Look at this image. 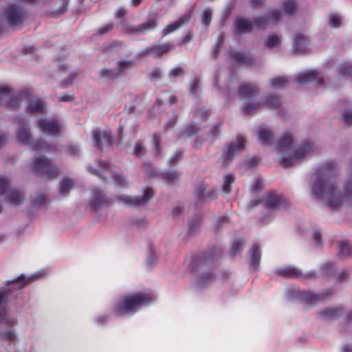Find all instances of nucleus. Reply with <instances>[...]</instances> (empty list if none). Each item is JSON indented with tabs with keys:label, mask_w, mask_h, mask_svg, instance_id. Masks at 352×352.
<instances>
[{
	"label": "nucleus",
	"mask_w": 352,
	"mask_h": 352,
	"mask_svg": "<svg viewBox=\"0 0 352 352\" xmlns=\"http://www.w3.org/2000/svg\"><path fill=\"white\" fill-rule=\"evenodd\" d=\"M338 170L336 162H325L316 169L309 182L312 197L331 208L352 203V177L345 182L344 193L341 194L333 180Z\"/></svg>",
	"instance_id": "1"
},
{
	"label": "nucleus",
	"mask_w": 352,
	"mask_h": 352,
	"mask_svg": "<svg viewBox=\"0 0 352 352\" xmlns=\"http://www.w3.org/2000/svg\"><path fill=\"white\" fill-rule=\"evenodd\" d=\"M294 142L292 133L290 131H286L275 144L280 162L285 168L298 164L304 157L311 155L316 151L314 144L309 143L294 148Z\"/></svg>",
	"instance_id": "2"
},
{
	"label": "nucleus",
	"mask_w": 352,
	"mask_h": 352,
	"mask_svg": "<svg viewBox=\"0 0 352 352\" xmlns=\"http://www.w3.org/2000/svg\"><path fill=\"white\" fill-rule=\"evenodd\" d=\"M298 8V3L296 0H283L280 4V10H273L266 16H259L256 19V23L259 28H267L278 23L283 14H294Z\"/></svg>",
	"instance_id": "3"
},
{
	"label": "nucleus",
	"mask_w": 352,
	"mask_h": 352,
	"mask_svg": "<svg viewBox=\"0 0 352 352\" xmlns=\"http://www.w3.org/2000/svg\"><path fill=\"white\" fill-rule=\"evenodd\" d=\"M16 138L19 143L27 145L33 151L50 152L56 150L55 146L45 144L41 141H36L32 137L30 124L28 122L19 121L16 131Z\"/></svg>",
	"instance_id": "4"
},
{
	"label": "nucleus",
	"mask_w": 352,
	"mask_h": 352,
	"mask_svg": "<svg viewBox=\"0 0 352 352\" xmlns=\"http://www.w3.org/2000/svg\"><path fill=\"white\" fill-rule=\"evenodd\" d=\"M29 168L37 175L46 179L57 177L60 173L59 168L49 162L44 155H36L28 162Z\"/></svg>",
	"instance_id": "5"
},
{
	"label": "nucleus",
	"mask_w": 352,
	"mask_h": 352,
	"mask_svg": "<svg viewBox=\"0 0 352 352\" xmlns=\"http://www.w3.org/2000/svg\"><path fill=\"white\" fill-rule=\"evenodd\" d=\"M23 101L27 103L26 108L30 112H40L45 107V102L41 98L36 97L29 98L27 94L23 93L15 96L9 102V106L12 109H17Z\"/></svg>",
	"instance_id": "6"
},
{
	"label": "nucleus",
	"mask_w": 352,
	"mask_h": 352,
	"mask_svg": "<svg viewBox=\"0 0 352 352\" xmlns=\"http://www.w3.org/2000/svg\"><path fill=\"white\" fill-rule=\"evenodd\" d=\"M245 142V139L241 136H239L233 142L226 146L221 157L218 161L219 166L225 167L228 166L233 157L244 150Z\"/></svg>",
	"instance_id": "7"
},
{
	"label": "nucleus",
	"mask_w": 352,
	"mask_h": 352,
	"mask_svg": "<svg viewBox=\"0 0 352 352\" xmlns=\"http://www.w3.org/2000/svg\"><path fill=\"white\" fill-rule=\"evenodd\" d=\"M36 126L44 133L50 135H57L61 133V125L54 118H47L43 116H38L36 122Z\"/></svg>",
	"instance_id": "8"
},
{
	"label": "nucleus",
	"mask_w": 352,
	"mask_h": 352,
	"mask_svg": "<svg viewBox=\"0 0 352 352\" xmlns=\"http://www.w3.org/2000/svg\"><path fill=\"white\" fill-rule=\"evenodd\" d=\"M153 195V189L146 188L144 189L143 194L141 196L123 195L120 197V200L128 206H140L148 203Z\"/></svg>",
	"instance_id": "9"
},
{
	"label": "nucleus",
	"mask_w": 352,
	"mask_h": 352,
	"mask_svg": "<svg viewBox=\"0 0 352 352\" xmlns=\"http://www.w3.org/2000/svg\"><path fill=\"white\" fill-rule=\"evenodd\" d=\"M93 144L96 147H103L111 144V134L107 131L94 130L92 131Z\"/></svg>",
	"instance_id": "10"
},
{
	"label": "nucleus",
	"mask_w": 352,
	"mask_h": 352,
	"mask_svg": "<svg viewBox=\"0 0 352 352\" xmlns=\"http://www.w3.org/2000/svg\"><path fill=\"white\" fill-rule=\"evenodd\" d=\"M22 18V14L19 9L14 5H10L6 8L3 13L4 20L11 25L19 23Z\"/></svg>",
	"instance_id": "11"
},
{
	"label": "nucleus",
	"mask_w": 352,
	"mask_h": 352,
	"mask_svg": "<svg viewBox=\"0 0 352 352\" xmlns=\"http://www.w3.org/2000/svg\"><path fill=\"white\" fill-rule=\"evenodd\" d=\"M157 26L155 20L152 19L136 25H127L125 30L129 33L139 34H145L150 30L155 29Z\"/></svg>",
	"instance_id": "12"
},
{
	"label": "nucleus",
	"mask_w": 352,
	"mask_h": 352,
	"mask_svg": "<svg viewBox=\"0 0 352 352\" xmlns=\"http://www.w3.org/2000/svg\"><path fill=\"white\" fill-rule=\"evenodd\" d=\"M257 95L249 98L244 107V111L248 114H253L265 108L263 98H258Z\"/></svg>",
	"instance_id": "13"
},
{
	"label": "nucleus",
	"mask_w": 352,
	"mask_h": 352,
	"mask_svg": "<svg viewBox=\"0 0 352 352\" xmlns=\"http://www.w3.org/2000/svg\"><path fill=\"white\" fill-rule=\"evenodd\" d=\"M309 38L300 33H297L294 36L293 50L297 54H301L305 52L309 45Z\"/></svg>",
	"instance_id": "14"
},
{
	"label": "nucleus",
	"mask_w": 352,
	"mask_h": 352,
	"mask_svg": "<svg viewBox=\"0 0 352 352\" xmlns=\"http://www.w3.org/2000/svg\"><path fill=\"white\" fill-rule=\"evenodd\" d=\"M257 138L259 142L264 145L272 144L274 140L272 131L267 126H261L258 129Z\"/></svg>",
	"instance_id": "15"
},
{
	"label": "nucleus",
	"mask_w": 352,
	"mask_h": 352,
	"mask_svg": "<svg viewBox=\"0 0 352 352\" xmlns=\"http://www.w3.org/2000/svg\"><path fill=\"white\" fill-rule=\"evenodd\" d=\"M258 17V16H256L254 19V23H252L250 21L243 19H238L235 22V31L236 34H241L250 32L252 29L253 25L259 28V27L256 23V19ZM264 28H260V29Z\"/></svg>",
	"instance_id": "16"
},
{
	"label": "nucleus",
	"mask_w": 352,
	"mask_h": 352,
	"mask_svg": "<svg viewBox=\"0 0 352 352\" xmlns=\"http://www.w3.org/2000/svg\"><path fill=\"white\" fill-rule=\"evenodd\" d=\"M286 204V201L280 195L270 194L264 201V205L268 209H275Z\"/></svg>",
	"instance_id": "17"
},
{
	"label": "nucleus",
	"mask_w": 352,
	"mask_h": 352,
	"mask_svg": "<svg viewBox=\"0 0 352 352\" xmlns=\"http://www.w3.org/2000/svg\"><path fill=\"white\" fill-rule=\"evenodd\" d=\"M190 19V14H186L183 17L179 19L177 21L172 23L168 25L162 31L163 35L166 36L177 29L184 24H186Z\"/></svg>",
	"instance_id": "18"
},
{
	"label": "nucleus",
	"mask_w": 352,
	"mask_h": 352,
	"mask_svg": "<svg viewBox=\"0 0 352 352\" xmlns=\"http://www.w3.org/2000/svg\"><path fill=\"white\" fill-rule=\"evenodd\" d=\"M74 186V181L69 177H65L60 182L59 192L63 197H66Z\"/></svg>",
	"instance_id": "19"
},
{
	"label": "nucleus",
	"mask_w": 352,
	"mask_h": 352,
	"mask_svg": "<svg viewBox=\"0 0 352 352\" xmlns=\"http://www.w3.org/2000/svg\"><path fill=\"white\" fill-rule=\"evenodd\" d=\"M318 74L315 70H309L299 73L296 76V81L300 84H305L314 80Z\"/></svg>",
	"instance_id": "20"
},
{
	"label": "nucleus",
	"mask_w": 352,
	"mask_h": 352,
	"mask_svg": "<svg viewBox=\"0 0 352 352\" xmlns=\"http://www.w3.org/2000/svg\"><path fill=\"white\" fill-rule=\"evenodd\" d=\"M7 200L12 205L19 206L25 201V197L21 191L12 190L7 196Z\"/></svg>",
	"instance_id": "21"
},
{
	"label": "nucleus",
	"mask_w": 352,
	"mask_h": 352,
	"mask_svg": "<svg viewBox=\"0 0 352 352\" xmlns=\"http://www.w3.org/2000/svg\"><path fill=\"white\" fill-rule=\"evenodd\" d=\"M282 43L281 36L272 34L268 36L265 41V46L270 49L278 48Z\"/></svg>",
	"instance_id": "22"
},
{
	"label": "nucleus",
	"mask_w": 352,
	"mask_h": 352,
	"mask_svg": "<svg viewBox=\"0 0 352 352\" xmlns=\"http://www.w3.org/2000/svg\"><path fill=\"white\" fill-rule=\"evenodd\" d=\"M32 204L35 208L41 206L46 201V196L42 192H35L31 195Z\"/></svg>",
	"instance_id": "23"
},
{
	"label": "nucleus",
	"mask_w": 352,
	"mask_h": 352,
	"mask_svg": "<svg viewBox=\"0 0 352 352\" xmlns=\"http://www.w3.org/2000/svg\"><path fill=\"white\" fill-rule=\"evenodd\" d=\"M234 182V177L232 174H228L223 177L222 190L226 194H229L232 190V185Z\"/></svg>",
	"instance_id": "24"
},
{
	"label": "nucleus",
	"mask_w": 352,
	"mask_h": 352,
	"mask_svg": "<svg viewBox=\"0 0 352 352\" xmlns=\"http://www.w3.org/2000/svg\"><path fill=\"white\" fill-rule=\"evenodd\" d=\"M239 91L242 95L249 96L250 98L257 95L258 93L257 89L249 83L241 84Z\"/></svg>",
	"instance_id": "25"
},
{
	"label": "nucleus",
	"mask_w": 352,
	"mask_h": 352,
	"mask_svg": "<svg viewBox=\"0 0 352 352\" xmlns=\"http://www.w3.org/2000/svg\"><path fill=\"white\" fill-rule=\"evenodd\" d=\"M263 99L265 108H276L280 104V100L273 95H267Z\"/></svg>",
	"instance_id": "26"
},
{
	"label": "nucleus",
	"mask_w": 352,
	"mask_h": 352,
	"mask_svg": "<svg viewBox=\"0 0 352 352\" xmlns=\"http://www.w3.org/2000/svg\"><path fill=\"white\" fill-rule=\"evenodd\" d=\"M105 201V198L100 190H94L92 193L91 205L98 208Z\"/></svg>",
	"instance_id": "27"
},
{
	"label": "nucleus",
	"mask_w": 352,
	"mask_h": 352,
	"mask_svg": "<svg viewBox=\"0 0 352 352\" xmlns=\"http://www.w3.org/2000/svg\"><path fill=\"white\" fill-rule=\"evenodd\" d=\"M174 47L173 45L169 43L163 44L161 45L154 46L152 47V52L155 54L162 55L166 52H168L173 50Z\"/></svg>",
	"instance_id": "28"
},
{
	"label": "nucleus",
	"mask_w": 352,
	"mask_h": 352,
	"mask_svg": "<svg viewBox=\"0 0 352 352\" xmlns=\"http://www.w3.org/2000/svg\"><path fill=\"white\" fill-rule=\"evenodd\" d=\"M200 220H197L196 222V225L192 222L190 223V228L188 230H184L181 233L180 240L182 241H187L190 239V236L194 233L195 230V228L199 225Z\"/></svg>",
	"instance_id": "29"
},
{
	"label": "nucleus",
	"mask_w": 352,
	"mask_h": 352,
	"mask_svg": "<svg viewBox=\"0 0 352 352\" xmlns=\"http://www.w3.org/2000/svg\"><path fill=\"white\" fill-rule=\"evenodd\" d=\"M269 83L272 89H277L283 87L286 85L287 81L285 78L278 76L271 79Z\"/></svg>",
	"instance_id": "30"
},
{
	"label": "nucleus",
	"mask_w": 352,
	"mask_h": 352,
	"mask_svg": "<svg viewBox=\"0 0 352 352\" xmlns=\"http://www.w3.org/2000/svg\"><path fill=\"white\" fill-rule=\"evenodd\" d=\"M342 23V18L336 14H331L328 17V24L331 28H339Z\"/></svg>",
	"instance_id": "31"
},
{
	"label": "nucleus",
	"mask_w": 352,
	"mask_h": 352,
	"mask_svg": "<svg viewBox=\"0 0 352 352\" xmlns=\"http://www.w3.org/2000/svg\"><path fill=\"white\" fill-rule=\"evenodd\" d=\"M13 92L11 89L6 87H0V102L2 100H8V102L13 99L14 96H12Z\"/></svg>",
	"instance_id": "32"
},
{
	"label": "nucleus",
	"mask_w": 352,
	"mask_h": 352,
	"mask_svg": "<svg viewBox=\"0 0 352 352\" xmlns=\"http://www.w3.org/2000/svg\"><path fill=\"white\" fill-rule=\"evenodd\" d=\"M10 187V181L8 178L4 176H0V197L5 195Z\"/></svg>",
	"instance_id": "33"
},
{
	"label": "nucleus",
	"mask_w": 352,
	"mask_h": 352,
	"mask_svg": "<svg viewBox=\"0 0 352 352\" xmlns=\"http://www.w3.org/2000/svg\"><path fill=\"white\" fill-rule=\"evenodd\" d=\"M212 11L210 9H206L203 11L201 15V23L206 26H208L210 23Z\"/></svg>",
	"instance_id": "34"
},
{
	"label": "nucleus",
	"mask_w": 352,
	"mask_h": 352,
	"mask_svg": "<svg viewBox=\"0 0 352 352\" xmlns=\"http://www.w3.org/2000/svg\"><path fill=\"white\" fill-rule=\"evenodd\" d=\"M208 188H209L208 186H207L206 184H200L196 188V190H195V194H196L197 197L199 199H201L204 197L203 194H206V193Z\"/></svg>",
	"instance_id": "35"
},
{
	"label": "nucleus",
	"mask_w": 352,
	"mask_h": 352,
	"mask_svg": "<svg viewBox=\"0 0 352 352\" xmlns=\"http://www.w3.org/2000/svg\"><path fill=\"white\" fill-rule=\"evenodd\" d=\"M65 152L69 156H76L80 153V150L76 145H69L65 148Z\"/></svg>",
	"instance_id": "36"
},
{
	"label": "nucleus",
	"mask_w": 352,
	"mask_h": 352,
	"mask_svg": "<svg viewBox=\"0 0 352 352\" xmlns=\"http://www.w3.org/2000/svg\"><path fill=\"white\" fill-rule=\"evenodd\" d=\"M204 197L201 199L204 201H211L217 197V192L213 189L208 188L206 194H203Z\"/></svg>",
	"instance_id": "37"
},
{
	"label": "nucleus",
	"mask_w": 352,
	"mask_h": 352,
	"mask_svg": "<svg viewBox=\"0 0 352 352\" xmlns=\"http://www.w3.org/2000/svg\"><path fill=\"white\" fill-rule=\"evenodd\" d=\"M343 120L349 125H352V110L346 109L343 113Z\"/></svg>",
	"instance_id": "38"
},
{
	"label": "nucleus",
	"mask_w": 352,
	"mask_h": 352,
	"mask_svg": "<svg viewBox=\"0 0 352 352\" xmlns=\"http://www.w3.org/2000/svg\"><path fill=\"white\" fill-rule=\"evenodd\" d=\"M263 183L262 179L261 178H256L253 182V183L251 186V188L252 190L256 191V190L261 189L263 188Z\"/></svg>",
	"instance_id": "39"
},
{
	"label": "nucleus",
	"mask_w": 352,
	"mask_h": 352,
	"mask_svg": "<svg viewBox=\"0 0 352 352\" xmlns=\"http://www.w3.org/2000/svg\"><path fill=\"white\" fill-rule=\"evenodd\" d=\"M160 138L157 135H153V145L154 148V152L155 155H157L160 152Z\"/></svg>",
	"instance_id": "40"
},
{
	"label": "nucleus",
	"mask_w": 352,
	"mask_h": 352,
	"mask_svg": "<svg viewBox=\"0 0 352 352\" xmlns=\"http://www.w3.org/2000/svg\"><path fill=\"white\" fill-rule=\"evenodd\" d=\"M231 58L236 60V61H239V62H243V61L245 60V55L239 52H233L231 54Z\"/></svg>",
	"instance_id": "41"
},
{
	"label": "nucleus",
	"mask_w": 352,
	"mask_h": 352,
	"mask_svg": "<svg viewBox=\"0 0 352 352\" xmlns=\"http://www.w3.org/2000/svg\"><path fill=\"white\" fill-rule=\"evenodd\" d=\"M131 65V63L129 61H120L118 63V69L119 72L121 73L127 68H129Z\"/></svg>",
	"instance_id": "42"
},
{
	"label": "nucleus",
	"mask_w": 352,
	"mask_h": 352,
	"mask_svg": "<svg viewBox=\"0 0 352 352\" xmlns=\"http://www.w3.org/2000/svg\"><path fill=\"white\" fill-rule=\"evenodd\" d=\"M220 128L221 124H216L214 126L210 127L209 129H207V133H208L209 135H214L219 133Z\"/></svg>",
	"instance_id": "43"
},
{
	"label": "nucleus",
	"mask_w": 352,
	"mask_h": 352,
	"mask_svg": "<svg viewBox=\"0 0 352 352\" xmlns=\"http://www.w3.org/2000/svg\"><path fill=\"white\" fill-rule=\"evenodd\" d=\"M144 149L143 146L140 144H136L134 146L133 154L138 156H140L144 153Z\"/></svg>",
	"instance_id": "44"
},
{
	"label": "nucleus",
	"mask_w": 352,
	"mask_h": 352,
	"mask_svg": "<svg viewBox=\"0 0 352 352\" xmlns=\"http://www.w3.org/2000/svg\"><path fill=\"white\" fill-rule=\"evenodd\" d=\"M177 177L178 175L175 172H168L164 174V179L168 181H174Z\"/></svg>",
	"instance_id": "45"
},
{
	"label": "nucleus",
	"mask_w": 352,
	"mask_h": 352,
	"mask_svg": "<svg viewBox=\"0 0 352 352\" xmlns=\"http://www.w3.org/2000/svg\"><path fill=\"white\" fill-rule=\"evenodd\" d=\"M126 12L127 10L124 8H118L115 12V16L117 18H121L124 16L126 14Z\"/></svg>",
	"instance_id": "46"
},
{
	"label": "nucleus",
	"mask_w": 352,
	"mask_h": 352,
	"mask_svg": "<svg viewBox=\"0 0 352 352\" xmlns=\"http://www.w3.org/2000/svg\"><path fill=\"white\" fill-rule=\"evenodd\" d=\"M182 73V70L180 67H175L170 70L168 74L170 76L175 77L180 75Z\"/></svg>",
	"instance_id": "47"
},
{
	"label": "nucleus",
	"mask_w": 352,
	"mask_h": 352,
	"mask_svg": "<svg viewBox=\"0 0 352 352\" xmlns=\"http://www.w3.org/2000/svg\"><path fill=\"white\" fill-rule=\"evenodd\" d=\"M312 237H313V239L316 242H319L320 241L323 239L320 231H318V230L313 231V232H312Z\"/></svg>",
	"instance_id": "48"
},
{
	"label": "nucleus",
	"mask_w": 352,
	"mask_h": 352,
	"mask_svg": "<svg viewBox=\"0 0 352 352\" xmlns=\"http://www.w3.org/2000/svg\"><path fill=\"white\" fill-rule=\"evenodd\" d=\"M112 28H113V24L104 25V26L101 27L99 29L98 32L100 34H105V33L108 32L109 30H111L112 29Z\"/></svg>",
	"instance_id": "49"
},
{
	"label": "nucleus",
	"mask_w": 352,
	"mask_h": 352,
	"mask_svg": "<svg viewBox=\"0 0 352 352\" xmlns=\"http://www.w3.org/2000/svg\"><path fill=\"white\" fill-rule=\"evenodd\" d=\"M176 122L177 117L175 115H173L168 119V122L166 124V127L171 128L175 124Z\"/></svg>",
	"instance_id": "50"
},
{
	"label": "nucleus",
	"mask_w": 352,
	"mask_h": 352,
	"mask_svg": "<svg viewBox=\"0 0 352 352\" xmlns=\"http://www.w3.org/2000/svg\"><path fill=\"white\" fill-rule=\"evenodd\" d=\"M196 116L199 118H206L208 116V112L205 109H201L197 111Z\"/></svg>",
	"instance_id": "51"
},
{
	"label": "nucleus",
	"mask_w": 352,
	"mask_h": 352,
	"mask_svg": "<svg viewBox=\"0 0 352 352\" xmlns=\"http://www.w3.org/2000/svg\"><path fill=\"white\" fill-rule=\"evenodd\" d=\"M351 69L349 65L344 64L340 67L339 70L341 74H344L349 73Z\"/></svg>",
	"instance_id": "52"
},
{
	"label": "nucleus",
	"mask_w": 352,
	"mask_h": 352,
	"mask_svg": "<svg viewBox=\"0 0 352 352\" xmlns=\"http://www.w3.org/2000/svg\"><path fill=\"white\" fill-rule=\"evenodd\" d=\"M114 179L118 182V184H124L125 178L122 175H114Z\"/></svg>",
	"instance_id": "53"
},
{
	"label": "nucleus",
	"mask_w": 352,
	"mask_h": 352,
	"mask_svg": "<svg viewBox=\"0 0 352 352\" xmlns=\"http://www.w3.org/2000/svg\"><path fill=\"white\" fill-rule=\"evenodd\" d=\"M257 164V159L256 158H251L247 161V166L248 168H252L254 166Z\"/></svg>",
	"instance_id": "54"
},
{
	"label": "nucleus",
	"mask_w": 352,
	"mask_h": 352,
	"mask_svg": "<svg viewBox=\"0 0 352 352\" xmlns=\"http://www.w3.org/2000/svg\"><path fill=\"white\" fill-rule=\"evenodd\" d=\"M6 143L7 141L4 135L0 131V148L5 146Z\"/></svg>",
	"instance_id": "55"
},
{
	"label": "nucleus",
	"mask_w": 352,
	"mask_h": 352,
	"mask_svg": "<svg viewBox=\"0 0 352 352\" xmlns=\"http://www.w3.org/2000/svg\"><path fill=\"white\" fill-rule=\"evenodd\" d=\"M73 100V97L71 95L69 94H64L61 96H60V100L61 101H71Z\"/></svg>",
	"instance_id": "56"
},
{
	"label": "nucleus",
	"mask_w": 352,
	"mask_h": 352,
	"mask_svg": "<svg viewBox=\"0 0 352 352\" xmlns=\"http://www.w3.org/2000/svg\"><path fill=\"white\" fill-rule=\"evenodd\" d=\"M181 154H182L181 152L175 153L172 155V157L170 158V161L173 162V161L176 160L177 159H178L180 157Z\"/></svg>",
	"instance_id": "57"
},
{
	"label": "nucleus",
	"mask_w": 352,
	"mask_h": 352,
	"mask_svg": "<svg viewBox=\"0 0 352 352\" xmlns=\"http://www.w3.org/2000/svg\"><path fill=\"white\" fill-rule=\"evenodd\" d=\"M198 88V81L195 80L190 87V90L195 92Z\"/></svg>",
	"instance_id": "58"
},
{
	"label": "nucleus",
	"mask_w": 352,
	"mask_h": 352,
	"mask_svg": "<svg viewBox=\"0 0 352 352\" xmlns=\"http://www.w3.org/2000/svg\"><path fill=\"white\" fill-rule=\"evenodd\" d=\"M87 170L94 175H98V171L97 170L94 169V168H92L91 166H88Z\"/></svg>",
	"instance_id": "59"
},
{
	"label": "nucleus",
	"mask_w": 352,
	"mask_h": 352,
	"mask_svg": "<svg viewBox=\"0 0 352 352\" xmlns=\"http://www.w3.org/2000/svg\"><path fill=\"white\" fill-rule=\"evenodd\" d=\"M181 211H182V208L179 207H177L173 210V214L174 216H177L180 214Z\"/></svg>",
	"instance_id": "60"
},
{
	"label": "nucleus",
	"mask_w": 352,
	"mask_h": 352,
	"mask_svg": "<svg viewBox=\"0 0 352 352\" xmlns=\"http://www.w3.org/2000/svg\"><path fill=\"white\" fill-rule=\"evenodd\" d=\"M141 1L142 0H131V4L133 6H137L140 3Z\"/></svg>",
	"instance_id": "61"
},
{
	"label": "nucleus",
	"mask_w": 352,
	"mask_h": 352,
	"mask_svg": "<svg viewBox=\"0 0 352 352\" xmlns=\"http://www.w3.org/2000/svg\"><path fill=\"white\" fill-rule=\"evenodd\" d=\"M8 239H8L5 235H0V241L8 240Z\"/></svg>",
	"instance_id": "62"
},
{
	"label": "nucleus",
	"mask_w": 352,
	"mask_h": 352,
	"mask_svg": "<svg viewBox=\"0 0 352 352\" xmlns=\"http://www.w3.org/2000/svg\"><path fill=\"white\" fill-rule=\"evenodd\" d=\"M101 166H102V168H104V169H109V165L107 164H101Z\"/></svg>",
	"instance_id": "63"
},
{
	"label": "nucleus",
	"mask_w": 352,
	"mask_h": 352,
	"mask_svg": "<svg viewBox=\"0 0 352 352\" xmlns=\"http://www.w3.org/2000/svg\"><path fill=\"white\" fill-rule=\"evenodd\" d=\"M220 220H221V221H222V222L226 221H227V217H221L220 218Z\"/></svg>",
	"instance_id": "64"
}]
</instances>
